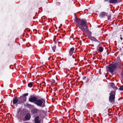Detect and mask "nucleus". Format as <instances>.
<instances>
[{"label": "nucleus", "instance_id": "1", "mask_svg": "<svg viewBox=\"0 0 123 123\" xmlns=\"http://www.w3.org/2000/svg\"><path fill=\"white\" fill-rule=\"evenodd\" d=\"M74 22L76 25L83 32L87 33L89 32L88 28L86 25V22L85 20L81 19L78 17H75Z\"/></svg>", "mask_w": 123, "mask_h": 123}, {"label": "nucleus", "instance_id": "2", "mask_svg": "<svg viewBox=\"0 0 123 123\" xmlns=\"http://www.w3.org/2000/svg\"><path fill=\"white\" fill-rule=\"evenodd\" d=\"M118 65L117 63H115L109 65L106 67L107 71L112 73L117 67Z\"/></svg>", "mask_w": 123, "mask_h": 123}, {"label": "nucleus", "instance_id": "3", "mask_svg": "<svg viewBox=\"0 0 123 123\" xmlns=\"http://www.w3.org/2000/svg\"><path fill=\"white\" fill-rule=\"evenodd\" d=\"M45 101L43 99L41 98L38 99H37L35 103V104L38 106L43 107L45 106Z\"/></svg>", "mask_w": 123, "mask_h": 123}, {"label": "nucleus", "instance_id": "4", "mask_svg": "<svg viewBox=\"0 0 123 123\" xmlns=\"http://www.w3.org/2000/svg\"><path fill=\"white\" fill-rule=\"evenodd\" d=\"M28 94V93H26L23 95L22 96H21L18 98V104H20L23 103L24 102L26 101V100L27 97L26 96Z\"/></svg>", "mask_w": 123, "mask_h": 123}, {"label": "nucleus", "instance_id": "5", "mask_svg": "<svg viewBox=\"0 0 123 123\" xmlns=\"http://www.w3.org/2000/svg\"><path fill=\"white\" fill-rule=\"evenodd\" d=\"M41 110H39L36 108H33L32 109L31 111V114L33 115V117H35L39 115L38 113L40 112Z\"/></svg>", "mask_w": 123, "mask_h": 123}, {"label": "nucleus", "instance_id": "6", "mask_svg": "<svg viewBox=\"0 0 123 123\" xmlns=\"http://www.w3.org/2000/svg\"><path fill=\"white\" fill-rule=\"evenodd\" d=\"M78 54H68L67 57L69 59L73 60L75 58H78L79 57V56L78 55Z\"/></svg>", "mask_w": 123, "mask_h": 123}, {"label": "nucleus", "instance_id": "7", "mask_svg": "<svg viewBox=\"0 0 123 123\" xmlns=\"http://www.w3.org/2000/svg\"><path fill=\"white\" fill-rule=\"evenodd\" d=\"M37 98L35 96L31 95L29 98V101L31 102L34 103L35 104V102L36 101Z\"/></svg>", "mask_w": 123, "mask_h": 123}, {"label": "nucleus", "instance_id": "8", "mask_svg": "<svg viewBox=\"0 0 123 123\" xmlns=\"http://www.w3.org/2000/svg\"><path fill=\"white\" fill-rule=\"evenodd\" d=\"M115 96L110 95L109 98V101L111 104H113L115 102Z\"/></svg>", "mask_w": 123, "mask_h": 123}, {"label": "nucleus", "instance_id": "9", "mask_svg": "<svg viewBox=\"0 0 123 123\" xmlns=\"http://www.w3.org/2000/svg\"><path fill=\"white\" fill-rule=\"evenodd\" d=\"M34 123H40L41 121L40 120L39 117L38 116H36L34 117Z\"/></svg>", "mask_w": 123, "mask_h": 123}, {"label": "nucleus", "instance_id": "10", "mask_svg": "<svg viewBox=\"0 0 123 123\" xmlns=\"http://www.w3.org/2000/svg\"><path fill=\"white\" fill-rule=\"evenodd\" d=\"M31 117L30 114L29 113H28L25 117V120L26 121L29 120H30Z\"/></svg>", "mask_w": 123, "mask_h": 123}, {"label": "nucleus", "instance_id": "11", "mask_svg": "<svg viewBox=\"0 0 123 123\" xmlns=\"http://www.w3.org/2000/svg\"><path fill=\"white\" fill-rule=\"evenodd\" d=\"M116 91L115 90H112L110 93H109L110 95L115 96Z\"/></svg>", "mask_w": 123, "mask_h": 123}, {"label": "nucleus", "instance_id": "12", "mask_svg": "<svg viewBox=\"0 0 123 123\" xmlns=\"http://www.w3.org/2000/svg\"><path fill=\"white\" fill-rule=\"evenodd\" d=\"M18 102V100L17 97L13 98V105L16 104Z\"/></svg>", "mask_w": 123, "mask_h": 123}, {"label": "nucleus", "instance_id": "13", "mask_svg": "<svg viewBox=\"0 0 123 123\" xmlns=\"http://www.w3.org/2000/svg\"><path fill=\"white\" fill-rule=\"evenodd\" d=\"M25 106L28 108H31L34 107V106L33 105L29 104L26 103Z\"/></svg>", "mask_w": 123, "mask_h": 123}, {"label": "nucleus", "instance_id": "14", "mask_svg": "<svg viewBox=\"0 0 123 123\" xmlns=\"http://www.w3.org/2000/svg\"><path fill=\"white\" fill-rule=\"evenodd\" d=\"M75 51H74V49L73 48H71L70 50L69 53L70 54H73L75 53Z\"/></svg>", "mask_w": 123, "mask_h": 123}, {"label": "nucleus", "instance_id": "15", "mask_svg": "<svg viewBox=\"0 0 123 123\" xmlns=\"http://www.w3.org/2000/svg\"><path fill=\"white\" fill-rule=\"evenodd\" d=\"M117 62L116 63H117L118 64V65H120V63L121 62V61L120 60V59L119 58V57H117Z\"/></svg>", "mask_w": 123, "mask_h": 123}, {"label": "nucleus", "instance_id": "16", "mask_svg": "<svg viewBox=\"0 0 123 123\" xmlns=\"http://www.w3.org/2000/svg\"><path fill=\"white\" fill-rule=\"evenodd\" d=\"M118 0H109V2L110 3H117Z\"/></svg>", "mask_w": 123, "mask_h": 123}, {"label": "nucleus", "instance_id": "17", "mask_svg": "<svg viewBox=\"0 0 123 123\" xmlns=\"http://www.w3.org/2000/svg\"><path fill=\"white\" fill-rule=\"evenodd\" d=\"M98 51L101 52L103 50V48L101 46H99L98 47Z\"/></svg>", "mask_w": 123, "mask_h": 123}, {"label": "nucleus", "instance_id": "18", "mask_svg": "<svg viewBox=\"0 0 123 123\" xmlns=\"http://www.w3.org/2000/svg\"><path fill=\"white\" fill-rule=\"evenodd\" d=\"M33 83L32 82H30L28 84V87L31 88L33 86Z\"/></svg>", "mask_w": 123, "mask_h": 123}, {"label": "nucleus", "instance_id": "19", "mask_svg": "<svg viewBox=\"0 0 123 123\" xmlns=\"http://www.w3.org/2000/svg\"><path fill=\"white\" fill-rule=\"evenodd\" d=\"M96 56L97 58L98 59H101L102 57L101 54H97Z\"/></svg>", "mask_w": 123, "mask_h": 123}, {"label": "nucleus", "instance_id": "20", "mask_svg": "<svg viewBox=\"0 0 123 123\" xmlns=\"http://www.w3.org/2000/svg\"><path fill=\"white\" fill-rule=\"evenodd\" d=\"M110 84L112 88H113L115 86V84L113 82L111 83Z\"/></svg>", "mask_w": 123, "mask_h": 123}, {"label": "nucleus", "instance_id": "21", "mask_svg": "<svg viewBox=\"0 0 123 123\" xmlns=\"http://www.w3.org/2000/svg\"><path fill=\"white\" fill-rule=\"evenodd\" d=\"M52 48L53 49V50L54 51H55V49H56V47L55 45H52Z\"/></svg>", "mask_w": 123, "mask_h": 123}, {"label": "nucleus", "instance_id": "22", "mask_svg": "<svg viewBox=\"0 0 123 123\" xmlns=\"http://www.w3.org/2000/svg\"><path fill=\"white\" fill-rule=\"evenodd\" d=\"M90 39L91 40H92L95 41H96L97 40L94 37H90Z\"/></svg>", "mask_w": 123, "mask_h": 123}, {"label": "nucleus", "instance_id": "23", "mask_svg": "<svg viewBox=\"0 0 123 123\" xmlns=\"http://www.w3.org/2000/svg\"><path fill=\"white\" fill-rule=\"evenodd\" d=\"M119 90L120 91H123V84L119 88Z\"/></svg>", "mask_w": 123, "mask_h": 123}, {"label": "nucleus", "instance_id": "24", "mask_svg": "<svg viewBox=\"0 0 123 123\" xmlns=\"http://www.w3.org/2000/svg\"><path fill=\"white\" fill-rule=\"evenodd\" d=\"M113 89H114V90L116 91V90L118 89V88L116 86H115Z\"/></svg>", "mask_w": 123, "mask_h": 123}, {"label": "nucleus", "instance_id": "25", "mask_svg": "<svg viewBox=\"0 0 123 123\" xmlns=\"http://www.w3.org/2000/svg\"><path fill=\"white\" fill-rule=\"evenodd\" d=\"M121 76L122 77V78H123V70L122 71V72L121 73Z\"/></svg>", "mask_w": 123, "mask_h": 123}, {"label": "nucleus", "instance_id": "26", "mask_svg": "<svg viewBox=\"0 0 123 123\" xmlns=\"http://www.w3.org/2000/svg\"><path fill=\"white\" fill-rule=\"evenodd\" d=\"M86 78V77L85 76H83L82 78V80H85Z\"/></svg>", "mask_w": 123, "mask_h": 123}, {"label": "nucleus", "instance_id": "27", "mask_svg": "<svg viewBox=\"0 0 123 123\" xmlns=\"http://www.w3.org/2000/svg\"><path fill=\"white\" fill-rule=\"evenodd\" d=\"M35 55L37 58L38 59H40V58L38 57V55L37 54H35Z\"/></svg>", "mask_w": 123, "mask_h": 123}, {"label": "nucleus", "instance_id": "28", "mask_svg": "<svg viewBox=\"0 0 123 123\" xmlns=\"http://www.w3.org/2000/svg\"><path fill=\"white\" fill-rule=\"evenodd\" d=\"M52 58V57L51 56H50L48 58V60H49L51 58Z\"/></svg>", "mask_w": 123, "mask_h": 123}, {"label": "nucleus", "instance_id": "29", "mask_svg": "<svg viewBox=\"0 0 123 123\" xmlns=\"http://www.w3.org/2000/svg\"><path fill=\"white\" fill-rule=\"evenodd\" d=\"M110 18H110V17L109 16L108 17V20L110 19Z\"/></svg>", "mask_w": 123, "mask_h": 123}, {"label": "nucleus", "instance_id": "30", "mask_svg": "<svg viewBox=\"0 0 123 123\" xmlns=\"http://www.w3.org/2000/svg\"><path fill=\"white\" fill-rule=\"evenodd\" d=\"M120 38V39L121 40H122L123 38L122 37H121Z\"/></svg>", "mask_w": 123, "mask_h": 123}, {"label": "nucleus", "instance_id": "31", "mask_svg": "<svg viewBox=\"0 0 123 123\" xmlns=\"http://www.w3.org/2000/svg\"><path fill=\"white\" fill-rule=\"evenodd\" d=\"M26 112L25 111H24L23 112V114H24Z\"/></svg>", "mask_w": 123, "mask_h": 123}, {"label": "nucleus", "instance_id": "32", "mask_svg": "<svg viewBox=\"0 0 123 123\" xmlns=\"http://www.w3.org/2000/svg\"><path fill=\"white\" fill-rule=\"evenodd\" d=\"M102 56V57H103V58H104L105 57V55L104 54H103V56Z\"/></svg>", "mask_w": 123, "mask_h": 123}, {"label": "nucleus", "instance_id": "33", "mask_svg": "<svg viewBox=\"0 0 123 123\" xmlns=\"http://www.w3.org/2000/svg\"><path fill=\"white\" fill-rule=\"evenodd\" d=\"M24 123H29V122H26Z\"/></svg>", "mask_w": 123, "mask_h": 123}, {"label": "nucleus", "instance_id": "34", "mask_svg": "<svg viewBox=\"0 0 123 123\" xmlns=\"http://www.w3.org/2000/svg\"><path fill=\"white\" fill-rule=\"evenodd\" d=\"M3 86V84H2L1 85V86Z\"/></svg>", "mask_w": 123, "mask_h": 123}, {"label": "nucleus", "instance_id": "35", "mask_svg": "<svg viewBox=\"0 0 123 123\" xmlns=\"http://www.w3.org/2000/svg\"><path fill=\"white\" fill-rule=\"evenodd\" d=\"M19 111H20V110H19V111H18V113H19Z\"/></svg>", "mask_w": 123, "mask_h": 123}, {"label": "nucleus", "instance_id": "36", "mask_svg": "<svg viewBox=\"0 0 123 123\" xmlns=\"http://www.w3.org/2000/svg\"><path fill=\"white\" fill-rule=\"evenodd\" d=\"M52 59H53V60H54V59H53V58H52Z\"/></svg>", "mask_w": 123, "mask_h": 123}, {"label": "nucleus", "instance_id": "37", "mask_svg": "<svg viewBox=\"0 0 123 123\" xmlns=\"http://www.w3.org/2000/svg\"><path fill=\"white\" fill-rule=\"evenodd\" d=\"M96 55V54H93V55Z\"/></svg>", "mask_w": 123, "mask_h": 123}, {"label": "nucleus", "instance_id": "38", "mask_svg": "<svg viewBox=\"0 0 123 123\" xmlns=\"http://www.w3.org/2000/svg\"><path fill=\"white\" fill-rule=\"evenodd\" d=\"M43 65H45L44 64H43Z\"/></svg>", "mask_w": 123, "mask_h": 123}, {"label": "nucleus", "instance_id": "39", "mask_svg": "<svg viewBox=\"0 0 123 123\" xmlns=\"http://www.w3.org/2000/svg\"><path fill=\"white\" fill-rule=\"evenodd\" d=\"M43 65H45L44 64H43Z\"/></svg>", "mask_w": 123, "mask_h": 123}, {"label": "nucleus", "instance_id": "40", "mask_svg": "<svg viewBox=\"0 0 123 123\" xmlns=\"http://www.w3.org/2000/svg\"><path fill=\"white\" fill-rule=\"evenodd\" d=\"M58 42V43H60L59 42Z\"/></svg>", "mask_w": 123, "mask_h": 123}, {"label": "nucleus", "instance_id": "41", "mask_svg": "<svg viewBox=\"0 0 123 123\" xmlns=\"http://www.w3.org/2000/svg\"><path fill=\"white\" fill-rule=\"evenodd\" d=\"M55 43H56V42H55Z\"/></svg>", "mask_w": 123, "mask_h": 123}, {"label": "nucleus", "instance_id": "42", "mask_svg": "<svg viewBox=\"0 0 123 123\" xmlns=\"http://www.w3.org/2000/svg\"><path fill=\"white\" fill-rule=\"evenodd\" d=\"M43 62L42 63V64H43Z\"/></svg>", "mask_w": 123, "mask_h": 123}, {"label": "nucleus", "instance_id": "43", "mask_svg": "<svg viewBox=\"0 0 123 123\" xmlns=\"http://www.w3.org/2000/svg\"><path fill=\"white\" fill-rule=\"evenodd\" d=\"M12 101H11V103H12Z\"/></svg>", "mask_w": 123, "mask_h": 123}, {"label": "nucleus", "instance_id": "44", "mask_svg": "<svg viewBox=\"0 0 123 123\" xmlns=\"http://www.w3.org/2000/svg\"><path fill=\"white\" fill-rule=\"evenodd\" d=\"M11 106H12V105H11Z\"/></svg>", "mask_w": 123, "mask_h": 123}]
</instances>
